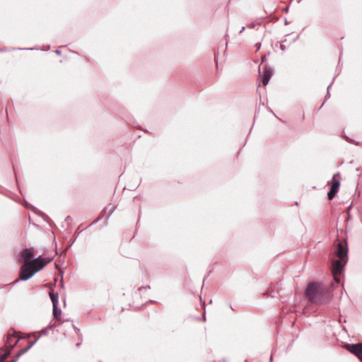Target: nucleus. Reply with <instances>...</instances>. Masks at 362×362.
Wrapping results in <instances>:
<instances>
[{
  "instance_id": "1",
  "label": "nucleus",
  "mask_w": 362,
  "mask_h": 362,
  "mask_svg": "<svg viewBox=\"0 0 362 362\" xmlns=\"http://www.w3.org/2000/svg\"><path fill=\"white\" fill-rule=\"evenodd\" d=\"M33 256L34 255L30 249L25 248L21 252V257L24 264L21 268L20 279L17 281L28 280L51 261L49 258L40 256L32 259Z\"/></svg>"
},
{
  "instance_id": "2",
  "label": "nucleus",
  "mask_w": 362,
  "mask_h": 362,
  "mask_svg": "<svg viewBox=\"0 0 362 362\" xmlns=\"http://www.w3.org/2000/svg\"><path fill=\"white\" fill-rule=\"evenodd\" d=\"M347 247L341 243H339L335 251V255L338 259L332 261V274L337 282L339 281L337 276L341 274L344 266L347 262Z\"/></svg>"
},
{
  "instance_id": "3",
  "label": "nucleus",
  "mask_w": 362,
  "mask_h": 362,
  "mask_svg": "<svg viewBox=\"0 0 362 362\" xmlns=\"http://www.w3.org/2000/svg\"><path fill=\"white\" fill-rule=\"evenodd\" d=\"M306 296L309 300L316 304H323L325 295V288L322 284L313 282L308 284L305 291Z\"/></svg>"
},
{
  "instance_id": "4",
  "label": "nucleus",
  "mask_w": 362,
  "mask_h": 362,
  "mask_svg": "<svg viewBox=\"0 0 362 362\" xmlns=\"http://www.w3.org/2000/svg\"><path fill=\"white\" fill-rule=\"evenodd\" d=\"M339 185V181L336 180L335 175H334L332 180L331 188L327 193L328 199L332 200L334 197L335 194L338 192Z\"/></svg>"
},
{
  "instance_id": "5",
  "label": "nucleus",
  "mask_w": 362,
  "mask_h": 362,
  "mask_svg": "<svg viewBox=\"0 0 362 362\" xmlns=\"http://www.w3.org/2000/svg\"><path fill=\"white\" fill-rule=\"evenodd\" d=\"M346 348L352 354H354L358 358L362 354V344H346Z\"/></svg>"
},
{
  "instance_id": "6",
  "label": "nucleus",
  "mask_w": 362,
  "mask_h": 362,
  "mask_svg": "<svg viewBox=\"0 0 362 362\" xmlns=\"http://www.w3.org/2000/svg\"><path fill=\"white\" fill-rule=\"evenodd\" d=\"M273 74V70L267 66L263 68L262 82L264 86L267 85L272 76Z\"/></svg>"
},
{
  "instance_id": "7",
  "label": "nucleus",
  "mask_w": 362,
  "mask_h": 362,
  "mask_svg": "<svg viewBox=\"0 0 362 362\" xmlns=\"http://www.w3.org/2000/svg\"><path fill=\"white\" fill-rule=\"evenodd\" d=\"M20 338L17 337L13 333H8L6 344L10 348H13L19 341Z\"/></svg>"
},
{
  "instance_id": "8",
  "label": "nucleus",
  "mask_w": 362,
  "mask_h": 362,
  "mask_svg": "<svg viewBox=\"0 0 362 362\" xmlns=\"http://www.w3.org/2000/svg\"><path fill=\"white\" fill-rule=\"evenodd\" d=\"M115 206L112 204H108L107 206L105 207L103 212L107 214V217H109L112 213L115 210Z\"/></svg>"
},
{
  "instance_id": "9",
  "label": "nucleus",
  "mask_w": 362,
  "mask_h": 362,
  "mask_svg": "<svg viewBox=\"0 0 362 362\" xmlns=\"http://www.w3.org/2000/svg\"><path fill=\"white\" fill-rule=\"evenodd\" d=\"M49 294L52 302V305H58V293L51 291Z\"/></svg>"
},
{
  "instance_id": "10",
  "label": "nucleus",
  "mask_w": 362,
  "mask_h": 362,
  "mask_svg": "<svg viewBox=\"0 0 362 362\" xmlns=\"http://www.w3.org/2000/svg\"><path fill=\"white\" fill-rule=\"evenodd\" d=\"M53 315L56 319H60L61 309L58 308V305H53Z\"/></svg>"
},
{
  "instance_id": "11",
  "label": "nucleus",
  "mask_w": 362,
  "mask_h": 362,
  "mask_svg": "<svg viewBox=\"0 0 362 362\" xmlns=\"http://www.w3.org/2000/svg\"><path fill=\"white\" fill-rule=\"evenodd\" d=\"M35 341H36V340L35 341L32 342L27 348H25L23 351H22L21 353H19L17 355V357H18L19 356H21V355L23 354L24 353H25L26 351H28L34 345Z\"/></svg>"
},
{
  "instance_id": "12",
  "label": "nucleus",
  "mask_w": 362,
  "mask_h": 362,
  "mask_svg": "<svg viewBox=\"0 0 362 362\" xmlns=\"http://www.w3.org/2000/svg\"><path fill=\"white\" fill-rule=\"evenodd\" d=\"M8 354H4L2 356H0V362H4V360L6 358Z\"/></svg>"
},
{
  "instance_id": "13",
  "label": "nucleus",
  "mask_w": 362,
  "mask_h": 362,
  "mask_svg": "<svg viewBox=\"0 0 362 362\" xmlns=\"http://www.w3.org/2000/svg\"><path fill=\"white\" fill-rule=\"evenodd\" d=\"M280 48H281V49H282V50H285L286 47H285V45H280Z\"/></svg>"
},
{
  "instance_id": "14",
  "label": "nucleus",
  "mask_w": 362,
  "mask_h": 362,
  "mask_svg": "<svg viewBox=\"0 0 362 362\" xmlns=\"http://www.w3.org/2000/svg\"><path fill=\"white\" fill-rule=\"evenodd\" d=\"M245 26L242 27V28H241V30H240L239 33H242L245 30Z\"/></svg>"
},
{
  "instance_id": "15",
  "label": "nucleus",
  "mask_w": 362,
  "mask_h": 362,
  "mask_svg": "<svg viewBox=\"0 0 362 362\" xmlns=\"http://www.w3.org/2000/svg\"><path fill=\"white\" fill-rule=\"evenodd\" d=\"M248 28H253L254 27V24H250L247 25Z\"/></svg>"
},
{
  "instance_id": "16",
  "label": "nucleus",
  "mask_w": 362,
  "mask_h": 362,
  "mask_svg": "<svg viewBox=\"0 0 362 362\" xmlns=\"http://www.w3.org/2000/svg\"><path fill=\"white\" fill-rule=\"evenodd\" d=\"M55 52H56L57 54H60V51H59V50H56V51H55Z\"/></svg>"
},
{
  "instance_id": "17",
  "label": "nucleus",
  "mask_w": 362,
  "mask_h": 362,
  "mask_svg": "<svg viewBox=\"0 0 362 362\" xmlns=\"http://www.w3.org/2000/svg\"><path fill=\"white\" fill-rule=\"evenodd\" d=\"M359 359L362 361V354H361V356H360Z\"/></svg>"
},
{
  "instance_id": "18",
  "label": "nucleus",
  "mask_w": 362,
  "mask_h": 362,
  "mask_svg": "<svg viewBox=\"0 0 362 362\" xmlns=\"http://www.w3.org/2000/svg\"><path fill=\"white\" fill-rule=\"evenodd\" d=\"M11 362H15V360H13Z\"/></svg>"
}]
</instances>
